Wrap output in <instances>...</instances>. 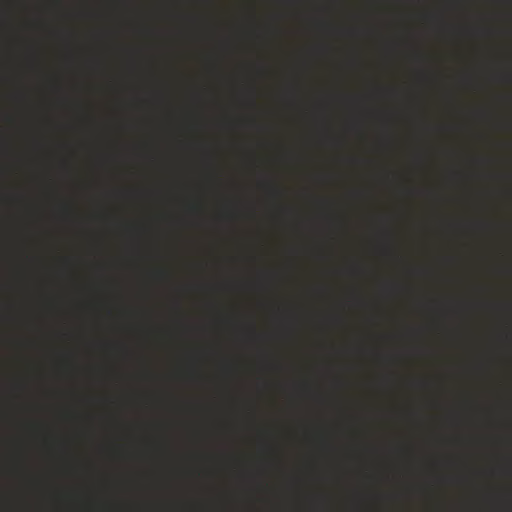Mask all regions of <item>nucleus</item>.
Listing matches in <instances>:
<instances>
[{
    "instance_id": "1",
    "label": "nucleus",
    "mask_w": 512,
    "mask_h": 512,
    "mask_svg": "<svg viewBox=\"0 0 512 512\" xmlns=\"http://www.w3.org/2000/svg\"><path fill=\"white\" fill-rule=\"evenodd\" d=\"M271 192L276 197H279L280 194H281L280 189L278 187H276V186H271Z\"/></svg>"
},
{
    "instance_id": "3",
    "label": "nucleus",
    "mask_w": 512,
    "mask_h": 512,
    "mask_svg": "<svg viewBox=\"0 0 512 512\" xmlns=\"http://www.w3.org/2000/svg\"><path fill=\"white\" fill-rule=\"evenodd\" d=\"M30 59H31V62L34 64L35 60H36V56H35L34 51L30 54Z\"/></svg>"
},
{
    "instance_id": "2",
    "label": "nucleus",
    "mask_w": 512,
    "mask_h": 512,
    "mask_svg": "<svg viewBox=\"0 0 512 512\" xmlns=\"http://www.w3.org/2000/svg\"><path fill=\"white\" fill-rule=\"evenodd\" d=\"M28 426H29L30 428H32V429H35V428H37V427H38V424H37L36 422H30V423H28Z\"/></svg>"
},
{
    "instance_id": "4",
    "label": "nucleus",
    "mask_w": 512,
    "mask_h": 512,
    "mask_svg": "<svg viewBox=\"0 0 512 512\" xmlns=\"http://www.w3.org/2000/svg\"><path fill=\"white\" fill-rule=\"evenodd\" d=\"M158 273H159V275H161V276L166 275V271H164V270H160Z\"/></svg>"
}]
</instances>
